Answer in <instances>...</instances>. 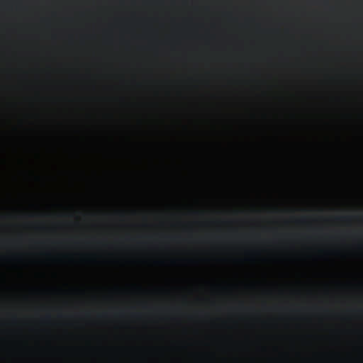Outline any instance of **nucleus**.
<instances>
[{"instance_id":"obj_1","label":"nucleus","mask_w":363,"mask_h":363,"mask_svg":"<svg viewBox=\"0 0 363 363\" xmlns=\"http://www.w3.org/2000/svg\"><path fill=\"white\" fill-rule=\"evenodd\" d=\"M350 218L348 216H343V217L338 218V219H340L341 220H348V219H350Z\"/></svg>"}]
</instances>
